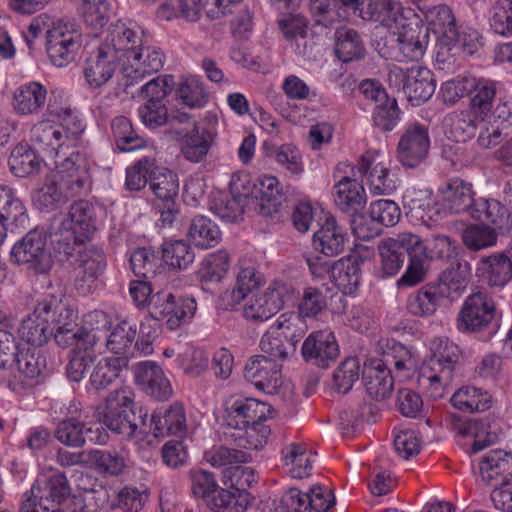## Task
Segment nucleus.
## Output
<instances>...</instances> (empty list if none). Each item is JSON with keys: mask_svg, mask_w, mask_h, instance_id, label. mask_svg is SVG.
I'll return each instance as SVG.
<instances>
[{"mask_svg": "<svg viewBox=\"0 0 512 512\" xmlns=\"http://www.w3.org/2000/svg\"><path fill=\"white\" fill-rule=\"evenodd\" d=\"M381 271L384 276L396 275L403 267L405 256L408 265L397 280L398 288H408L423 282L428 272L427 246L420 236L409 232L382 240L378 244Z\"/></svg>", "mask_w": 512, "mask_h": 512, "instance_id": "obj_1", "label": "nucleus"}, {"mask_svg": "<svg viewBox=\"0 0 512 512\" xmlns=\"http://www.w3.org/2000/svg\"><path fill=\"white\" fill-rule=\"evenodd\" d=\"M272 407L255 398L237 397L226 407V422L235 429L231 437L241 449L259 450L271 433L262 422L271 417Z\"/></svg>", "mask_w": 512, "mask_h": 512, "instance_id": "obj_2", "label": "nucleus"}, {"mask_svg": "<svg viewBox=\"0 0 512 512\" xmlns=\"http://www.w3.org/2000/svg\"><path fill=\"white\" fill-rule=\"evenodd\" d=\"M416 367L415 360L409 349L400 343L393 342L382 353L381 358H373L364 364L362 381L367 394L381 401L389 398L394 389L392 368L397 374L410 372Z\"/></svg>", "mask_w": 512, "mask_h": 512, "instance_id": "obj_3", "label": "nucleus"}, {"mask_svg": "<svg viewBox=\"0 0 512 512\" xmlns=\"http://www.w3.org/2000/svg\"><path fill=\"white\" fill-rule=\"evenodd\" d=\"M134 394L128 388L111 392L103 407H98V419L105 428L126 438L136 436L137 424L133 422L135 414Z\"/></svg>", "mask_w": 512, "mask_h": 512, "instance_id": "obj_4", "label": "nucleus"}, {"mask_svg": "<svg viewBox=\"0 0 512 512\" xmlns=\"http://www.w3.org/2000/svg\"><path fill=\"white\" fill-rule=\"evenodd\" d=\"M50 115L56 116L60 125L49 121H40L31 128V141L43 151L57 152L63 144L65 132L66 137L78 138L83 132V125L70 108L55 109L48 105Z\"/></svg>", "mask_w": 512, "mask_h": 512, "instance_id": "obj_5", "label": "nucleus"}, {"mask_svg": "<svg viewBox=\"0 0 512 512\" xmlns=\"http://www.w3.org/2000/svg\"><path fill=\"white\" fill-rule=\"evenodd\" d=\"M10 261L36 275L48 273L53 266V258L45 231L35 228L27 232L13 245Z\"/></svg>", "mask_w": 512, "mask_h": 512, "instance_id": "obj_6", "label": "nucleus"}, {"mask_svg": "<svg viewBox=\"0 0 512 512\" xmlns=\"http://www.w3.org/2000/svg\"><path fill=\"white\" fill-rule=\"evenodd\" d=\"M164 125L177 139L186 138L181 150L186 160L198 163L205 158L210 149L212 134L206 128L198 127L189 114L174 111L168 114Z\"/></svg>", "mask_w": 512, "mask_h": 512, "instance_id": "obj_7", "label": "nucleus"}, {"mask_svg": "<svg viewBox=\"0 0 512 512\" xmlns=\"http://www.w3.org/2000/svg\"><path fill=\"white\" fill-rule=\"evenodd\" d=\"M46 52L51 63L65 67L73 62L82 45L81 33L69 21L57 20L46 28Z\"/></svg>", "mask_w": 512, "mask_h": 512, "instance_id": "obj_8", "label": "nucleus"}, {"mask_svg": "<svg viewBox=\"0 0 512 512\" xmlns=\"http://www.w3.org/2000/svg\"><path fill=\"white\" fill-rule=\"evenodd\" d=\"M100 327L79 326L73 334L71 343L63 348L72 347L70 361L67 365V376L74 382H79L86 373L88 367L95 361L97 345L101 339Z\"/></svg>", "mask_w": 512, "mask_h": 512, "instance_id": "obj_9", "label": "nucleus"}, {"mask_svg": "<svg viewBox=\"0 0 512 512\" xmlns=\"http://www.w3.org/2000/svg\"><path fill=\"white\" fill-rule=\"evenodd\" d=\"M164 59L165 56L159 48L148 45L144 40L138 49L134 50V54H131V59L122 64L121 84L124 92L134 97L133 86L158 72L163 67Z\"/></svg>", "mask_w": 512, "mask_h": 512, "instance_id": "obj_10", "label": "nucleus"}, {"mask_svg": "<svg viewBox=\"0 0 512 512\" xmlns=\"http://www.w3.org/2000/svg\"><path fill=\"white\" fill-rule=\"evenodd\" d=\"M495 315L492 296L486 291H477L465 299L456 317V327L461 333H479L491 326Z\"/></svg>", "mask_w": 512, "mask_h": 512, "instance_id": "obj_11", "label": "nucleus"}, {"mask_svg": "<svg viewBox=\"0 0 512 512\" xmlns=\"http://www.w3.org/2000/svg\"><path fill=\"white\" fill-rule=\"evenodd\" d=\"M429 147L427 127L418 123L411 124L400 137L397 159L403 166L414 168L426 158Z\"/></svg>", "mask_w": 512, "mask_h": 512, "instance_id": "obj_12", "label": "nucleus"}, {"mask_svg": "<svg viewBox=\"0 0 512 512\" xmlns=\"http://www.w3.org/2000/svg\"><path fill=\"white\" fill-rule=\"evenodd\" d=\"M244 378L257 389L275 394L282 385L281 366L274 359L258 355L246 363Z\"/></svg>", "mask_w": 512, "mask_h": 512, "instance_id": "obj_13", "label": "nucleus"}, {"mask_svg": "<svg viewBox=\"0 0 512 512\" xmlns=\"http://www.w3.org/2000/svg\"><path fill=\"white\" fill-rule=\"evenodd\" d=\"M52 175L68 198L79 196L89 184L88 162L82 154L72 153Z\"/></svg>", "mask_w": 512, "mask_h": 512, "instance_id": "obj_14", "label": "nucleus"}, {"mask_svg": "<svg viewBox=\"0 0 512 512\" xmlns=\"http://www.w3.org/2000/svg\"><path fill=\"white\" fill-rule=\"evenodd\" d=\"M301 353L306 362L326 368L338 357L339 347L332 332L315 331L304 340Z\"/></svg>", "mask_w": 512, "mask_h": 512, "instance_id": "obj_15", "label": "nucleus"}, {"mask_svg": "<svg viewBox=\"0 0 512 512\" xmlns=\"http://www.w3.org/2000/svg\"><path fill=\"white\" fill-rule=\"evenodd\" d=\"M133 371L135 383L151 397L164 401L172 395L170 382L156 362H139L134 366Z\"/></svg>", "mask_w": 512, "mask_h": 512, "instance_id": "obj_16", "label": "nucleus"}, {"mask_svg": "<svg viewBox=\"0 0 512 512\" xmlns=\"http://www.w3.org/2000/svg\"><path fill=\"white\" fill-rule=\"evenodd\" d=\"M356 168L362 177H366L372 193L390 194L396 189V180L390 176L389 169L383 163H375L371 152H366L360 157Z\"/></svg>", "mask_w": 512, "mask_h": 512, "instance_id": "obj_17", "label": "nucleus"}, {"mask_svg": "<svg viewBox=\"0 0 512 512\" xmlns=\"http://www.w3.org/2000/svg\"><path fill=\"white\" fill-rule=\"evenodd\" d=\"M482 480L492 486L506 484L512 479V454L503 450H492L479 463Z\"/></svg>", "mask_w": 512, "mask_h": 512, "instance_id": "obj_18", "label": "nucleus"}, {"mask_svg": "<svg viewBox=\"0 0 512 512\" xmlns=\"http://www.w3.org/2000/svg\"><path fill=\"white\" fill-rule=\"evenodd\" d=\"M439 193L446 207L453 213L473 212L474 191L472 184L461 178H452L439 187Z\"/></svg>", "mask_w": 512, "mask_h": 512, "instance_id": "obj_19", "label": "nucleus"}, {"mask_svg": "<svg viewBox=\"0 0 512 512\" xmlns=\"http://www.w3.org/2000/svg\"><path fill=\"white\" fill-rule=\"evenodd\" d=\"M143 41V37L134 30L124 24H116L110 29L102 46L107 51H113L114 57L122 66L131 59V54H134V50H137Z\"/></svg>", "mask_w": 512, "mask_h": 512, "instance_id": "obj_20", "label": "nucleus"}, {"mask_svg": "<svg viewBox=\"0 0 512 512\" xmlns=\"http://www.w3.org/2000/svg\"><path fill=\"white\" fill-rule=\"evenodd\" d=\"M456 432L463 437H472V452L477 453L498 439L500 428L498 423L488 417L469 419L455 424Z\"/></svg>", "mask_w": 512, "mask_h": 512, "instance_id": "obj_21", "label": "nucleus"}, {"mask_svg": "<svg viewBox=\"0 0 512 512\" xmlns=\"http://www.w3.org/2000/svg\"><path fill=\"white\" fill-rule=\"evenodd\" d=\"M471 217L492 227L495 232H506L512 228L510 211L496 199H476Z\"/></svg>", "mask_w": 512, "mask_h": 512, "instance_id": "obj_22", "label": "nucleus"}, {"mask_svg": "<svg viewBox=\"0 0 512 512\" xmlns=\"http://www.w3.org/2000/svg\"><path fill=\"white\" fill-rule=\"evenodd\" d=\"M403 91L413 105L426 102L435 91L432 72L421 66L411 67L404 76Z\"/></svg>", "mask_w": 512, "mask_h": 512, "instance_id": "obj_23", "label": "nucleus"}, {"mask_svg": "<svg viewBox=\"0 0 512 512\" xmlns=\"http://www.w3.org/2000/svg\"><path fill=\"white\" fill-rule=\"evenodd\" d=\"M471 277V266L464 259H456L440 275L437 287L451 301L458 299L465 291Z\"/></svg>", "mask_w": 512, "mask_h": 512, "instance_id": "obj_24", "label": "nucleus"}, {"mask_svg": "<svg viewBox=\"0 0 512 512\" xmlns=\"http://www.w3.org/2000/svg\"><path fill=\"white\" fill-rule=\"evenodd\" d=\"M117 63L114 52L101 45L86 61L84 75L89 85L97 88L105 84L114 74Z\"/></svg>", "mask_w": 512, "mask_h": 512, "instance_id": "obj_25", "label": "nucleus"}, {"mask_svg": "<svg viewBox=\"0 0 512 512\" xmlns=\"http://www.w3.org/2000/svg\"><path fill=\"white\" fill-rule=\"evenodd\" d=\"M346 233L334 217H328L321 228L314 233L313 247L327 257L340 254L344 249Z\"/></svg>", "mask_w": 512, "mask_h": 512, "instance_id": "obj_26", "label": "nucleus"}, {"mask_svg": "<svg viewBox=\"0 0 512 512\" xmlns=\"http://www.w3.org/2000/svg\"><path fill=\"white\" fill-rule=\"evenodd\" d=\"M428 29L406 31L399 34L393 41L395 58L398 61H419L423 58L428 46Z\"/></svg>", "mask_w": 512, "mask_h": 512, "instance_id": "obj_27", "label": "nucleus"}, {"mask_svg": "<svg viewBox=\"0 0 512 512\" xmlns=\"http://www.w3.org/2000/svg\"><path fill=\"white\" fill-rule=\"evenodd\" d=\"M152 425L155 437L184 436L187 431V424L183 405L175 402L162 415L153 414Z\"/></svg>", "mask_w": 512, "mask_h": 512, "instance_id": "obj_28", "label": "nucleus"}, {"mask_svg": "<svg viewBox=\"0 0 512 512\" xmlns=\"http://www.w3.org/2000/svg\"><path fill=\"white\" fill-rule=\"evenodd\" d=\"M28 222L26 208L12 188L0 185V231L6 234L10 226H24Z\"/></svg>", "mask_w": 512, "mask_h": 512, "instance_id": "obj_29", "label": "nucleus"}, {"mask_svg": "<svg viewBox=\"0 0 512 512\" xmlns=\"http://www.w3.org/2000/svg\"><path fill=\"white\" fill-rule=\"evenodd\" d=\"M478 271L490 286L503 287L512 277V258L503 252L483 257Z\"/></svg>", "mask_w": 512, "mask_h": 512, "instance_id": "obj_30", "label": "nucleus"}, {"mask_svg": "<svg viewBox=\"0 0 512 512\" xmlns=\"http://www.w3.org/2000/svg\"><path fill=\"white\" fill-rule=\"evenodd\" d=\"M335 202L339 208L351 216L361 212L366 204L363 186L355 179L343 177L336 185Z\"/></svg>", "mask_w": 512, "mask_h": 512, "instance_id": "obj_31", "label": "nucleus"}, {"mask_svg": "<svg viewBox=\"0 0 512 512\" xmlns=\"http://www.w3.org/2000/svg\"><path fill=\"white\" fill-rule=\"evenodd\" d=\"M470 96L471 112L482 120L492 115V108L496 99V83L489 79L474 77Z\"/></svg>", "mask_w": 512, "mask_h": 512, "instance_id": "obj_32", "label": "nucleus"}, {"mask_svg": "<svg viewBox=\"0 0 512 512\" xmlns=\"http://www.w3.org/2000/svg\"><path fill=\"white\" fill-rule=\"evenodd\" d=\"M477 117L471 111H455L447 115L443 126L448 139L456 143H466L474 138L478 129Z\"/></svg>", "mask_w": 512, "mask_h": 512, "instance_id": "obj_33", "label": "nucleus"}, {"mask_svg": "<svg viewBox=\"0 0 512 512\" xmlns=\"http://www.w3.org/2000/svg\"><path fill=\"white\" fill-rule=\"evenodd\" d=\"M248 199L246 194L219 191L212 195L210 210L222 220L236 222L242 218Z\"/></svg>", "mask_w": 512, "mask_h": 512, "instance_id": "obj_34", "label": "nucleus"}, {"mask_svg": "<svg viewBox=\"0 0 512 512\" xmlns=\"http://www.w3.org/2000/svg\"><path fill=\"white\" fill-rule=\"evenodd\" d=\"M444 298L446 297L436 284H428L408 297L407 310L416 317H430Z\"/></svg>", "mask_w": 512, "mask_h": 512, "instance_id": "obj_35", "label": "nucleus"}, {"mask_svg": "<svg viewBox=\"0 0 512 512\" xmlns=\"http://www.w3.org/2000/svg\"><path fill=\"white\" fill-rule=\"evenodd\" d=\"M100 209L87 200H79L73 203L65 220L80 233V237L90 240L97 230L98 213Z\"/></svg>", "mask_w": 512, "mask_h": 512, "instance_id": "obj_36", "label": "nucleus"}, {"mask_svg": "<svg viewBox=\"0 0 512 512\" xmlns=\"http://www.w3.org/2000/svg\"><path fill=\"white\" fill-rule=\"evenodd\" d=\"M47 97L46 88L38 82H30L20 86L13 98L14 109L22 115L38 113L44 106Z\"/></svg>", "mask_w": 512, "mask_h": 512, "instance_id": "obj_37", "label": "nucleus"}, {"mask_svg": "<svg viewBox=\"0 0 512 512\" xmlns=\"http://www.w3.org/2000/svg\"><path fill=\"white\" fill-rule=\"evenodd\" d=\"M453 376L450 371L431 369L422 365L417 377V387L430 399L438 400L444 397L447 386Z\"/></svg>", "mask_w": 512, "mask_h": 512, "instance_id": "obj_38", "label": "nucleus"}, {"mask_svg": "<svg viewBox=\"0 0 512 512\" xmlns=\"http://www.w3.org/2000/svg\"><path fill=\"white\" fill-rule=\"evenodd\" d=\"M308 11L316 26L333 28L346 19V10L337 0H309Z\"/></svg>", "mask_w": 512, "mask_h": 512, "instance_id": "obj_39", "label": "nucleus"}, {"mask_svg": "<svg viewBox=\"0 0 512 512\" xmlns=\"http://www.w3.org/2000/svg\"><path fill=\"white\" fill-rule=\"evenodd\" d=\"M19 378L24 385L33 386L38 383V378L46 369V358L37 348H27L15 360Z\"/></svg>", "mask_w": 512, "mask_h": 512, "instance_id": "obj_40", "label": "nucleus"}, {"mask_svg": "<svg viewBox=\"0 0 512 512\" xmlns=\"http://www.w3.org/2000/svg\"><path fill=\"white\" fill-rule=\"evenodd\" d=\"M425 19L428 23L426 29L431 30L437 37H444L448 41L458 40L456 21L448 6L438 5L428 9Z\"/></svg>", "mask_w": 512, "mask_h": 512, "instance_id": "obj_41", "label": "nucleus"}, {"mask_svg": "<svg viewBox=\"0 0 512 512\" xmlns=\"http://www.w3.org/2000/svg\"><path fill=\"white\" fill-rule=\"evenodd\" d=\"M8 164L17 177H27L39 173L42 160L28 144L16 145L10 153Z\"/></svg>", "mask_w": 512, "mask_h": 512, "instance_id": "obj_42", "label": "nucleus"}, {"mask_svg": "<svg viewBox=\"0 0 512 512\" xmlns=\"http://www.w3.org/2000/svg\"><path fill=\"white\" fill-rule=\"evenodd\" d=\"M335 53L342 62H350L363 57L365 48L359 33L347 27L335 31Z\"/></svg>", "mask_w": 512, "mask_h": 512, "instance_id": "obj_43", "label": "nucleus"}, {"mask_svg": "<svg viewBox=\"0 0 512 512\" xmlns=\"http://www.w3.org/2000/svg\"><path fill=\"white\" fill-rule=\"evenodd\" d=\"M127 367L125 357H107L101 359L90 374V384L95 390L107 389Z\"/></svg>", "mask_w": 512, "mask_h": 512, "instance_id": "obj_44", "label": "nucleus"}, {"mask_svg": "<svg viewBox=\"0 0 512 512\" xmlns=\"http://www.w3.org/2000/svg\"><path fill=\"white\" fill-rule=\"evenodd\" d=\"M50 238L54 250L59 254H63L66 258L72 255L77 246L89 240L88 238L80 237L78 230L65 219L56 227H52Z\"/></svg>", "mask_w": 512, "mask_h": 512, "instance_id": "obj_45", "label": "nucleus"}, {"mask_svg": "<svg viewBox=\"0 0 512 512\" xmlns=\"http://www.w3.org/2000/svg\"><path fill=\"white\" fill-rule=\"evenodd\" d=\"M188 238L195 246L206 249L219 243L221 232L209 218L197 215L191 220Z\"/></svg>", "mask_w": 512, "mask_h": 512, "instance_id": "obj_46", "label": "nucleus"}, {"mask_svg": "<svg viewBox=\"0 0 512 512\" xmlns=\"http://www.w3.org/2000/svg\"><path fill=\"white\" fill-rule=\"evenodd\" d=\"M68 199L53 175L46 177L43 185L33 194L34 205L47 212L60 208Z\"/></svg>", "mask_w": 512, "mask_h": 512, "instance_id": "obj_47", "label": "nucleus"}, {"mask_svg": "<svg viewBox=\"0 0 512 512\" xmlns=\"http://www.w3.org/2000/svg\"><path fill=\"white\" fill-rule=\"evenodd\" d=\"M452 405L464 412H483L491 406V396L476 387H461L451 397Z\"/></svg>", "mask_w": 512, "mask_h": 512, "instance_id": "obj_48", "label": "nucleus"}, {"mask_svg": "<svg viewBox=\"0 0 512 512\" xmlns=\"http://www.w3.org/2000/svg\"><path fill=\"white\" fill-rule=\"evenodd\" d=\"M150 189L159 201L176 200L179 192L178 175L155 161V169L151 175Z\"/></svg>", "mask_w": 512, "mask_h": 512, "instance_id": "obj_49", "label": "nucleus"}, {"mask_svg": "<svg viewBox=\"0 0 512 512\" xmlns=\"http://www.w3.org/2000/svg\"><path fill=\"white\" fill-rule=\"evenodd\" d=\"M136 326L127 321L117 324L106 340L107 349L118 357H133L132 347L136 339Z\"/></svg>", "mask_w": 512, "mask_h": 512, "instance_id": "obj_50", "label": "nucleus"}, {"mask_svg": "<svg viewBox=\"0 0 512 512\" xmlns=\"http://www.w3.org/2000/svg\"><path fill=\"white\" fill-rule=\"evenodd\" d=\"M248 496L249 494L237 495L218 486L205 504L214 512H243L249 505Z\"/></svg>", "mask_w": 512, "mask_h": 512, "instance_id": "obj_51", "label": "nucleus"}, {"mask_svg": "<svg viewBox=\"0 0 512 512\" xmlns=\"http://www.w3.org/2000/svg\"><path fill=\"white\" fill-rule=\"evenodd\" d=\"M272 327L286 342L293 343L295 348L308 330L305 318L294 311L281 314Z\"/></svg>", "mask_w": 512, "mask_h": 512, "instance_id": "obj_52", "label": "nucleus"}, {"mask_svg": "<svg viewBox=\"0 0 512 512\" xmlns=\"http://www.w3.org/2000/svg\"><path fill=\"white\" fill-rule=\"evenodd\" d=\"M263 282V275L255 267L241 266L236 276L235 286L230 293L233 304H239L258 289Z\"/></svg>", "mask_w": 512, "mask_h": 512, "instance_id": "obj_53", "label": "nucleus"}, {"mask_svg": "<svg viewBox=\"0 0 512 512\" xmlns=\"http://www.w3.org/2000/svg\"><path fill=\"white\" fill-rule=\"evenodd\" d=\"M87 461L99 472L111 476L120 475L126 467L125 458L115 450H89Z\"/></svg>", "mask_w": 512, "mask_h": 512, "instance_id": "obj_54", "label": "nucleus"}, {"mask_svg": "<svg viewBox=\"0 0 512 512\" xmlns=\"http://www.w3.org/2000/svg\"><path fill=\"white\" fill-rule=\"evenodd\" d=\"M360 16L365 20L379 22L383 26L391 27L397 23L399 8L391 0H368L365 10L361 7Z\"/></svg>", "mask_w": 512, "mask_h": 512, "instance_id": "obj_55", "label": "nucleus"}, {"mask_svg": "<svg viewBox=\"0 0 512 512\" xmlns=\"http://www.w3.org/2000/svg\"><path fill=\"white\" fill-rule=\"evenodd\" d=\"M228 268L229 255L226 251L220 250L205 257L197 275L201 283L219 282Z\"/></svg>", "mask_w": 512, "mask_h": 512, "instance_id": "obj_56", "label": "nucleus"}, {"mask_svg": "<svg viewBox=\"0 0 512 512\" xmlns=\"http://www.w3.org/2000/svg\"><path fill=\"white\" fill-rule=\"evenodd\" d=\"M325 287H306L298 303V312L306 318H316L327 307L328 293Z\"/></svg>", "mask_w": 512, "mask_h": 512, "instance_id": "obj_57", "label": "nucleus"}, {"mask_svg": "<svg viewBox=\"0 0 512 512\" xmlns=\"http://www.w3.org/2000/svg\"><path fill=\"white\" fill-rule=\"evenodd\" d=\"M77 319L78 313L70 305L66 307L61 315L57 314L49 330L59 346H66L71 343L73 336H75L73 332L79 327Z\"/></svg>", "mask_w": 512, "mask_h": 512, "instance_id": "obj_58", "label": "nucleus"}, {"mask_svg": "<svg viewBox=\"0 0 512 512\" xmlns=\"http://www.w3.org/2000/svg\"><path fill=\"white\" fill-rule=\"evenodd\" d=\"M279 182L276 177L265 176L260 181L258 195L255 196L259 212L262 215H271L278 211L280 205Z\"/></svg>", "mask_w": 512, "mask_h": 512, "instance_id": "obj_59", "label": "nucleus"}, {"mask_svg": "<svg viewBox=\"0 0 512 512\" xmlns=\"http://www.w3.org/2000/svg\"><path fill=\"white\" fill-rule=\"evenodd\" d=\"M18 335L21 340L33 348L42 346L49 336H52L48 324L43 323L34 312L22 320L18 328Z\"/></svg>", "mask_w": 512, "mask_h": 512, "instance_id": "obj_60", "label": "nucleus"}, {"mask_svg": "<svg viewBox=\"0 0 512 512\" xmlns=\"http://www.w3.org/2000/svg\"><path fill=\"white\" fill-rule=\"evenodd\" d=\"M460 350L457 345L448 341H440L432 356L422 365L431 369L450 371L453 376L456 365L459 362Z\"/></svg>", "mask_w": 512, "mask_h": 512, "instance_id": "obj_61", "label": "nucleus"}, {"mask_svg": "<svg viewBox=\"0 0 512 512\" xmlns=\"http://www.w3.org/2000/svg\"><path fill=\"white\" fill-rule=\"evenodd\" d=\"M155 169V158L145 156L135 162L126 170L125 187L130 191H140L150 183L151 175Z\"/></svg>", "mask_w": 512, "mask_h": 512, "instance_id": "obj_62", "label": "nucleus"}, {"mask_svg": "<svg viewBox=\"0 0 512 512\" xmlns=\"http://www.w3.org/2000/svg\"><path fill=\"white\" fill-rule=\"evenodd\" d=\"M204 457L207 462L217 468L232 467L237 464L246 463L250 459V455L241 449L223 445L212 447L205 452Z\"/></svg>", "mask_w": 512, "mask_h": 512, "instance_id": "obj_63", "label": "nucleus"}, {"mask_svg": "<svg viewBox=\"0 0 512 512\" xmlns=\"http://www.w3.org/2000/svg\"><path fill=\"white\" fill-rule=\"evenodd\" d=\"M360 362L356 357H348L340 363L333 373V387L342 394L347 393L359 379Z\"/></svg>", "mask_w": 512, "mask_h": 512, "instance_id": "obj_64", "label": "nucleus"}]
</instances>
